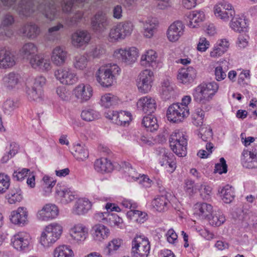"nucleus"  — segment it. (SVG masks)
Returning <instances> with one entry per match:
<instances>
[{
  "instance_id": "nucleus-58",
  "label": "nucleus",
  "mask_w": 257,
  "mask_h": 257,
  "mask_svg": "<svg viewBox=\"0 0 257 257\" xmlns=\"http://www.w3.org/2000/svg\"><path fill=\"white\" fill-rule=\"evenodd\" d=\"M226 219L225 217L222 212L218 211L209 219V223L212 226H219L224 223Z\"/></svg>"
},
{
  "instance_id": "nucleus-15",
  "label": "nucleus",
  "mask_w": 257,
  "mask_h": 257,
  "mask_svg": "<svg viewBox=\"0 0 257 257\" xmlns=\"http://www.w3.org/2000/svg\"><path fill=\"white\" fill-rule=\"evenodd\" d=\"M59 212V209L56 205L48 203L38 211L37 218L41 221H48L56 218Z\"/></svg>"
},
{
  "instance_id": "nucleus-39",
  "label": "nucleus",
  "mask_w": 257,
  "mask_h": 257,
  "mask_svg": "<svg viewBox=\"0 0 257 257\" xmlns=\"http://www.w3.org/2000/svg\"><path fill=\"white\" fill-rule=\"evenodd\" d=\"M21 32L27 38L34 39L39 35L40 29L36 25L30 23L25 25L21 29Z\"/></svg>"
},
{
  "instance_id": "nucleus-14",
  "label": "nucleus",
  "mask_w": 257,
  "mask_h": 257,
  "mask_svg": "<svg viewBox=\"0 0 257 257\" xmlns=\"http://www.w3.org/2000/svg\"><path fill=\"white\" fill-rule=\"evenodd\" d=\"M94 218L98 221L112 227L117 226L119 228L123 227L122 218L116 213H110L109 211L97 212L94 214Z\"/></svg>"
},
{
  "instance_id": "nucleus-19",
  "label": "nucleus",
  "mask_w": 257,
  "mask_h": 257,
  "mask_svg": "<svg viewBox=\"0 0 257 257\" xmlns=\"http://www.w3.org/2000/svg\"><path fill=\"white\" fill-rule=\"evenodd\" d=\"M16 64V57L14 53L6 47L0 48V68L9 69Z\"/></svg>"
},
{
  "instance_id": "nucleus-26",
  "label": "nucleus",
  "mask_w": 257,
  "mask_h": 257,
  "mask_svg": "<svg viewBox=\"0 0 257 257\" xmlns=\"http://www.w3.org/2000/svg\"><path fill=\"white\" fill-rule=\"evenodd\" d=\"M196 74V70L193 67H183L178 71L177 79L182 84H189L194 81Z\"/></svg>"
},
{
  "instance_id": "nucleus-2",
  "label": "nucleus",
  "mask_w": 257,
  "mask_h": 257,
  "mask_svg": "<svg viewBox=\"0 0 257 257\" xmlns=\"http://www.w3.org/2000/svg\"><path fill=\"white\" fill-rule=\"evenodd\" d=\"M218 88L219 85L215 81L202 83L193 89L194 100L201 104H205L212 99Z\"/></svg>"
},
{
  "instance_id": "nucleus-6",
  "label": "nucleus",
  "mask_w": 257,
  "mask_h": 257,
  "mask_svg": "<svg viewBox=\"0 0 257 257\" xmlns=\"http://www.w3.org/2000/svg\"><path fill=\"white\" fill-rule=\"evenodd\" d=\"M150 243L144 235H136L132 241V257H148L150 252Z\"/></svg>"
},
{
  "instance_id": "nucleus-9",
  "label": "nucleus",
  "mask_w": 257,
  "mask_h": 257,
  "mask_svg": "<svg viewBox=\"0 0 257 257\" xmlns=\"http://www.w3.org/2000/svg\"><path fill=\"white\" fill-rule=\"evenodd\" d=\"M16 0H2L3 5L16 10L20 16L28 17L31 16L35 11L36 8L30 0H22L16 8L14 6Z\"/></svg>"
},
{
  "instance_id": "nucleus-17",
  "label": "nucleus",
  "mask_w": 257,
  "mask_h": 257,
  "mask_svg": "<svg viewBox=\"0 0 257 257\" xmlns=\"http://www.w3.org/2000/svg\"><path fill=\"white\" fill-rule=\"evenodd\" d=\"M241 162L242 166L246 168H257V145H253L250 151L243 150Z\"/></svg>"
},
{
  "instance_id": "nucleus-40",
  "label": "nucleus",
  "mask_w": 257,
  "mask_h": 257,
  "mask_svg": "<svg viewBox=\"0 0 257 257\" xmlns=\"http://www.w3.org/2000/svg\"><path fill=\"white\" fill-rule=\"evenodd\" d=\"M160 92L165 99H169L174 93L173 84L169 78L164 79L161 84Z\"/></svg>"
},
{
  "instance_id": "nucleus-62",
  "label": "nucleus",
  "mask_w": 257,
  "mask_h": 257,
  "mask_svg": "<svg viewBox=\"0 0 257 257\" xmlns=\"http://www.w3.org/2000/svg\"><path fill=\"white\" fill-rule=\"evenodd\" d=\"M18 151V146L15 143H12L10 146V150L6 154L4 155L1 159L3 163H7L10 159L14 156Z\"/></svg>"
},
{
  "instance_id": "nucleus-25",
  "label": "nucleus",
  "mask_w": 257,
  "mask_h": 257,
  "mask_svg": "<svg viewBox=\"0 0 257 257\" xmlns=\"http://www.w3.org/2000/svg\"><path fill=\"white\" fill-rule=\"evenodd\" d=\"M55 193L56 197L63 204H68L75 198L74 192L71 191L69 188L60 184L57 185Z\"/></svg>"
},
{
  "instance_id": "nucleus-12",
  "label": "nucleus",
  "mask_w": 257,
  "mask_h": 257,
  "mask_svg": "<svg viewBox=\"0 0 257 257\" xmlns=\"http://www.w3.org/2000/svg\"><path fill=\"white\" fill-rule=\"evenodd\" d=\"M154 79V73L151 70L145 69L141 71L137 81V86L139 91L144 93L150 92Z\"/></svg>"
},
{
  "instance_id": "nucleus-1",
  "label": "nucleus",
  "mask_w": 257,
  "mask_h": 257,
  "mask_svg": "<svg viewBox=\"0 0 257 257\" xmlns=\"http://www.w3.org/2000/svg\"><path fill=\"white\" fill-rule=\"evenodd\" d=\"M120 71V68L115 64L102 65L95 73L96 80L103 87H110L115 82Z\"/></svg>"
},
{
  "instance_id": "nucleus-22",
  "label": "nucleus",
  "mask_w": 257,
  "mask_h": 257,
  "mask_svg": "<svg viewBox=\"0 0 257 257\" xmlns=\"http://www.w3.org/2000/svg\"><path fill=\"white\" fill-rule=\"evenodd\" d=\"M90 39V34L84 30H77L71 36V43L74 47L77 48H80L87 45Z\"/></svg>"
},
{
  "instance_id": "nucleus-35",
  "label": "nucleus",
  "mask_w": 257,
  "mask_h": 257,
  "mask_svg": "<svg viewBox=\"0 0 257 257\" xmlns=\"http://www.w3.org/2000/svg\"><path fill=\"white\" fill-rule=\"evenodd\" d=\"M229 26L235 32L240 33L244 31L247 27L246 20L244 17L235 14L230 19Z\"/></svg>"
},
{
  "instance_id": "nucleus-24",
  "label": "nucleus",
  "mask_w": 257,
  "mask_h": 257,
  "mask_svg": "<svg viewBox=\"0 0 257 257\" xmlns=\"http://www.w3.org/2000/svg\"><path fill=\"white\" fill-rule=\"evenodd\" d=\"M30 65L33 68L43 72H48L52 67L49 58L41 54H38L34 59H32Z\"/></svg>"
},
{
  "instance_id": "nucleus-57",
  "label": "nucleus",
  "mask_w": 257,
  "mask_h": 257,
  "mask_svg": "<svg viewBox=\"0 0 257 257\" xmlns=\"http://www.w3.org/2000/svg\"><path fill=\"white\" fill-rule=\"evenodd\" d=\"M45 17L50 21H53L60 17V12L55 6L47 7L43 12Z\"/></svg>"
},
{
  "instance_id": "nucleus-36",
  "label": "nucleus",
  "mask_w": 257,
  "mask_h": 257,
  "mask_svg": "<svg viewBox=\"0 0 257 257\" xmlns=\"http://www.w3.org/2000/svg\"><path fill=\"white\" fill-rule=\"evenodd\" d=\"M121 204L123 207L131 209V210L127 213V215L130 216H133L135 218L139 217L141 218H144L146 215L145 213L135 209L137 207L138 205L136 202L132 200L123 199Z\"/></svg>"
},
{
  "instance_id": "nucleus-5",
  "label": "nucleus",
  "mask_w": 257,
  "mask_h": 257,
  "mask_svg": "<svg viewBox=\"0 0 257 257\" xmlns=\"http://www.w3.org/2000/svg\"><path fill=\"white\" fill-rule=\"evenodd\" d=\"M46 83V78L42 75L27 80L25 91L28 97L34 100L41 98L42 95V88Z\"/></svg>"
},
{
  "instance_id": "nucleus-33",
  "label": "nucleus",
  "mask_w": 257,
  "mask_h": 257,
  "mask_svg": "<svg viewBox=\"0 0 257 257\" xmlns=\"http://www.w3.org/2000/svg\"><path fill=\"white\" fill-rule=\"evenodd\" d=\"M216 64L214 70L215 79L220 81L226 77V72L229 69V62L226 60L220 59Z\"/></svg>"
},
{
  "instance_id": "nucleus-63",
  "label": "nucleus",
  "mask_w": 257,
  "mask_h": 257,
  "mask_svg": "<svg viewBox=\"0 0 257 257\" xmlns=\"http://www.w3.org/2000/svg\"><path fill=\"white\" fill-rule=\"evenodd\" d=\"M56 93L60 100L65 101H67L70 100V92L65 87L63 86H59L57 87L56 88Z\"/></svg>"
},
{
  "instance_id": "nucleus-50",
  "label": "nucleus",
  "mask_w": 257,
  "mask_h": 257,
  "mask_svg": "<svg viewBox=\"0 0 257 257\" xmlns=\"http://www.w3.org/2000/svg\"><path fill=\"white\" fill-rule=\"evenodd\" d=\"M73 149V156L77 160L84 161L88 157V151L85 146L77 144L74 146Z\"/></svg>"
},
{
  "instance_id": "nucleus-56",
  "label": "nucleus",
  "mask_w": 257,
  "mask_h": 257,
  "mask_svg": "<svg viewBox=\"0 0 257 257\" xmlns=\"http://www.w3.org/2000/svg\"><path fill=\"white\" fill-rule=\"evenodd\" d=\"M125 64L130 65L134 63L139 56L138 50L135 47L125 48Z\"/></svg>"
},
{
  "instance_id": "nucleus-38",
  "label": "nucleus",
  "mask_w": 257,
  "mask_h": 257,
  "mask_svg": "<svg viewBox=\"0 0 257 257\" xmlns=\"http://www.w3.org/2000/svg\"><path fill=\"white\" fill-rule=\"evenodd\" d=\"M95 171L101 173H109L113 170V166L110 160L106 158L96 160L94 164Z\"/></svg>"
},
{
  "instance_id": "nucleus-42",
  "label": "nucleus",
  "mask_w": 257,
  "mask_h": 257,
  "mask_svg": "<svg viewBox=\"0 0 257 257\" xmlns=\"http://www.w3.org/2000/svg\"><path fill=\"white\" fill-rule=\"evenodd\" d=\"M20 76L14 72L6 74L3 78V84L8 89H12L18 84Z\"/></svg>"
},
{
  "instance_id": "nucleus-29",
  "label": "nucleus",
  "mask_w": 257,
  "mask_h": 257,
  "mask_svg": "<svg viewBox=\"0 0 257 257\" xmlns=\"http://www.w3.org/2000/svg\"><path fill=\"white\" fill-rule=\"evenodd\" d=\"M109 235V229L103 224H96L92 228V236L96 242H103Z\"/></svg>"
},
{
  "instance_id": "nucleus-27",
  "label": "nucleus",
  "mask_w": 257,
  "mask_h": 257,
  "mask_svg": "<svg viewBox=\"0 0 257 257\" xmlns=\"http://www.w3.org/2000/svg\"><path fill=\"white\" fill-rule=\"evenodd\" d=\"M28 217V212L27 208L24 207H20L11 212L10 220L15 224L23 226L27 223Z\"/></svg>"
},
{
  "instance_id": "nucleus-16",
  "label": "nucleus",
  "mask_w": 257,
  "mask_h": 257,
  "mask_svg": "<svg viewBox=\"0 0 257 257\" xmlns=\"http://www.w3.org/2000/svg\"><path fill=\"white\" fill-rule=\"evenodd\" d=\"M185 26L180 21H176L171 24L167 31V37L171 42H176L184 35Z\"/></svg>"
},
{
  "instance_id": "nucleus-43",
  "label": "nucleus",
  "mask_w": 257,
  "mask_h": 257,
  "mask_svg": "<svg viewBox=\"0 0 257 257\" xmlns=\"http://www.w3.org/2000/svg\"><path fill=\"white\" fill-rule=\"evenodd\" d=\"M169 203V201L165 196H159L152 200V206L157 211L162 212L168 209Z\"/></svg>"
},
{
  "instance_id": "nucleus-53",
  "label": "nucleus",
  "mask_w": 257,
  "mask_h": 257,
  "mask_svg": "<svg viewBox=\"0 0 257 257\" xmlns=\"http://www.w3.org/2000/svg\"><path fill=\"white\" fill-rule=\"evenodd\" d=\"M204 111L201 108H196L191 115L193 124L196 126H203Z\"/></svg>"
},
{
  "instance_id": "nucleus-20",
  "label": "nucleus",
  "mask_w": 257,
  "mask_h": 257,
  "mask_svg": "<svg viewBox=\"0 0 257 257\" xmlns=\"http://www.w3.org/2000/svg\"><path fill=\"white\" fill-rule=\"evenodd\" d=\"M92 29L96 32H103L109 24V21L105 13L98 12L91 19Z\"/></svg>"
},
{
  "instance_id": "nucleus-28",
  "label": "nucleus",
  "mask_w": 257,
  "mask_h": 257,
  "mask_svg": "<svg viewBox=\"0 0 257 257\" xmlns=\"http://www.w3.org/2000/svg\"><path fill=\"white\" fill-rule=\"evenodd\" d=\"M38 47L34 43L28 42L23 45L19 53L23 58L28 61L30 64L31 60L34 59L35 56L38 55Z\"/></svg>"
},
{
  "instance_id": "nucleus-45",
  "label": "nucleus",
  "mask_w": 257,
  "mask_h": 257,
  "mask_svg": "<svg viewBox=\"0 0 257 257\" xmlns=\"http://www.w3.org/2000/svg\"><path fill=\"white\" fill-rule=\"evenodd\" d=\"M116 25L118 28L120 35H121L122 40L131 35L134 29V25L130 21L120 22Z\"/></svg>"
},
{
  "instance_id": "nucleus-13",
  "label": "nucleus",
  "mask_w": 257,
  "mask_h": 257,
  "mask_svg": "<svg viewBox=\"0 0 257 257\" xmlns=\"http://www.w3.org/2000/svg\"><path fill=\"white\" fill-rule=\"evenodd\" d=\"M189 112L186 107L182 105H179L177 103L171 105L168 108L167 117L170 121L179 122L183 120L188 116Z\"/></svg>"
},
{
  "instance_id": "nucleus-60",
  "label": "nucleus",
  "mask_w": 257,
  "mask_h": 257,
  "mask_svg": "<svg viewBox=\"0 0 257 257\" xmlns=\"http://www.w3.org/2000/svg\"><path fill=\"white\" fill-rule=\"evenodd\" d=\"M86 0H63L62 8L63 12L66 13H70L75 7V5L81 4Z\"/></svg>"
},
{
  "instance_id": "nucleus-21",
  "label": "nucleus",
  "mask_w": 257,
  "mask_h": 257,
  "mask_svg": "<svg viewBox=\"0 0 257 257\" xmlns=\"http://www.w3.org/2000/svg\"><path fill=\"white\" fill-rule=\"evenodd\" d=\"M73 94L81 102H86L92 96L93 89L89 84L81 83L75 87Z\"/></svg>"
},
{
  "instance_id": "nucleus-10",
  "label": "nucleus",
  "mask_w": 257,
  "mask_h": 257,
  "mask_svg": "<svg viewBox=\"0 0 257 257\" xmlns=\"http://www.w3.org/2000/svg\"><path fill=\"white\" fill-rule=\"evenodd\" d=\"M88 228L82 223H76L69 230L68 239L78 244L83 243L88 237Z\"/></svg>"
},
{
  "instance_id": "nucleus-32",
  "label": "nucleus",
  "mask_w": 257,
  "mask_h": 257,
  "mask_svg": "<svg viewBox=\"0 0 257 257\" xmlns=\"http://www.w3.org/2000/svg\"><path fill=\"white\" fill-rule=\"evenodd\" d=\"M92 207V203L87 198L79 199L75 203L72 212L76 215H84Z\"/></svg>"
},
{
  "instance_id": "nucleus-30",
  "label": "nucleus",
  "mask_w": 257,
  "mask_h": 257,
  "mask_svg": "<svg viewBox=\"0 0 257 257\" xmlns=\"http://www.w3.org/2000/svg\"><path fill=\"white\" fill-rule=\"evenodd\" d=\"M229 46L230 43L228 39L224 38L218 40L210 51V56L217 58L222 56L228 50Z\"/></svg>"
},
{
  "instance_id": "nucleus-37",
  "label": "nucleus",
  "mask_w": 257,
  "mask_h": 257,
  "mask_svg": "<svg viewBox=\"0 0 257 257\" xmlns=\"http://www.w3.org/2000/svg\"><path fill=\"white\" fill-rule=\"evenodd\" d=\"M158 23L153 18L148 19L143 22V35L147 38H151L157 31Z\"/></svg>"
},
{
  "instance_id": "nucleus-48",
  "label": "nucleus",
  "mask_w": 257,
  "mask_h": 257,
  "mask_svg": "<svg viewBox=\"0 0 257 257\" xmlns=\"http://www.w3.org/2000/svg\"><path fill=\"white\" fill-rule=\"evenodd\" d=\"M219 192L221 194V197L223 202L225 203H230L234 199V192L232 186L226 185L223 187Z\"/></svg>"
},
{
  "instance_id": "nucleus-46",
  "label": "nucleus",
  "mask_w": 257,
  "mask_h": 257,
  "mask_svg": "<svg viewBox=\"0 0 257 257\" xmlns=\"http://www.w3.org/2000/svg\"><path fill=\"white\" fill-rule=\"evenodd\" d=\"M122 244V240L119 238H113L109 241L104 249L106 255L110 256L116 252Z\"/></svg>"
},
{
  "instance_id": "nucleus-41",
  "label": "nucleus",
  "mask_w": 257,
  "mask_h": 257,
  "mask_svg": "<svg viewBox=\"0 0 257 257\" xmlns=\"http://www.w3.org/2000/svg\"><path fill=\"white\" fill-rule=\"evenodd\" d=\"M189 19L188 26L190 28H195L199 23L203 22L205 19L203 11L196 10L191 12L188 17Z\"/></svg>"
},
{
  "instance_id": "nucleus-59",
  "label": "nucleus",
  "mask_w": 257,
  "mask_h": 257,
  "mask_svg": "<svg viewBox=\"0 0 257 257\" xmlns=\"http://www.w3.org/2000/svg\"><path fill=\"white\" fill-rule=\"evenodd\" d=\"M64 28V25L59 23L56 26H53L48 29V38L50 40H55L60 36L59 31Z\"/></svg>"
},
{
  "instance_id": "nucleus-8",
  "label": "nucleus",
  "mask_w": 257,
  "mask_h": 257,
  "mask_svg": "<svg viewBox=\"0 0 257 257\" xmlns=\"http://www.w3.org/2000/svg\"><path fill=\"white\" fill-rule=\"evenodd\" d=\"M31 240L29 233L25 231H20L12 237L11 244L18 251L26 252L31 249Z\"/></svg>"
},
{
  "instance_id": "nucleus-11",
  "label": "nucleus",
  "mask_w": 257,
  "mask_h": 257,
  "mask_svg": "<svg viewBox=\"0 0 257 257\" xmlns=\"http://www.w3.org/2000/svg\"><path fill=\"white\" fill-rule=\"evenodd\" d=\"M54 76L63 85H71L78 81L76 73L69 67L57 69L54 72Z\"/></svg>"
},
{
  "instance_id": "nucleus-34",
  "label": "nucleus",
  "mask_w": 257,
  "mask_h": 257,
  "mask_svg": "<svg viewBox=\"0 0 257 257\" xmlns=\"http://www.w3.org/2000/svg\"><path fill=\"white\" fill-rule=\"evenodd\" d=\"M195 209L196 214L202 219L209 218L213 212L212 206L204 202L196 203L195 205Z\"/></svg>"
},
{
  "instance_id": "nucleus-47",
  "label": "nucleus",
  "mask_w": 257,
  "mask_h": 257,
  "mask_svg": "<svg viewBox=\"0 0 257 257\" xmlns=\"http://www.w3.org/2000/svg\"><path fill=\"white\" fill-rule=\"evenodd\" d=\"M53 255L54 257H73L74 254L70 246L62 245L55 248Z\"/></svg>"
},
{
  "instance_id": "nucleus-44",
  "label": "nucleus",
  "mask_w": 257,
  "mask_h": 257,
  "mask_svg": "<svg viewBox=\"0 0 257 257\" xmlns=\"http://www.w3.org/2000/svg\"><path fill=\"white\" fill-rule=\"evenodd\" d=\"M89 59L85 54L75 56L73 59V66L78 70H84L88 66Z\"/></svg>"
},
{
  "instance_id": "nucleus-4",
  "label": "nucleus",
  "mask_w": 257,
  "mask_h": 257,
  "mask_svg": "<svg viewBox=\"0 0 257 257\" xmlns=\"http://www.w3.org/2000/svg\"><path fill=\"white\" fill-rule=\"evenodd\" d=\"M170 146L174 152L179 157H184L187 154V139L183 132L176 130L169 138Z\"/></svg>"
},
{
  "instance_id": "nucleus-7",
  "label": "nucleus",
  "mask_w": 257,
  "mask_h": 257,
  "mask_svg": "<svg viewBox=\"0 0 257 257\" xmlns=\"http://www.w3.org/2000/svg\"><path fill=\"white\" fill-rule=\"evenodd\" d=\"M215 17L222 22L227 23L235 15V11L232 5L226 1L217 3L213 7Z\"/></svg>"
},
{
  "instance_id": "nucleus-55",
  "label": "nucleus",
  "mask_w": 257,
  "mask_h": 257,
  "mask_svg": "<svg viewBox=\"0 0 257 257\" xmlns=\"http://www.w3.org/2000/svg\"><path fill=\"white\" fill-rule=\"evenodd\" d=\"M125 176L128 181H137L140 176L134 169H133L131 165L128 162H124L123 166Z\"/></svg>"
},
{
  "instance_id": "nucleus-3",
  "label": "nucleus",
  "mask_w": 257,
  "mask_h": 257,
  "mask_svg": "<svg viewBox=\"0 0 257 257\" xmlns=\"http://www.w3.org/2000/svg\"><path fill=\"white\" fill-rule=\"evenodd\" d=\"M63 231L62 226L53 222L45 227L41 233L39 242L45 248L51 246L60 237Z\"/></svg>"
},
{
  "instance_id": "nucleus-54",
  "label": "nucleus",
  "mask_w": 257,
  "mask_h": 257,
  "mask_svg": "<svg viewBox=\"0 0 257 257\" xmlns=\"http://www.w3.org/2000/svg\"><path fill=\"white\" fill-rule=\"evenodd\" d=\"M14 23V19L12 15L7 14L4 17L2 21V25L3 27L2 28V27H0V37L4 35L10 37V36L12 35V32L11 30H9L7 32H3V31L5 30L4 27L11 26Z\"/></svg>"
},
{
  "instance_id": "nucleus-31",
  "label": "nucleus",
  "mask_w": 257,
  "mask_h": 257,
  "mask_svg": "<svg viewBox=\"0 0 257 257\" xmlns=\"http://www.w3.org/2000/svg\"><path fill=\"white\" fill-rule=\"evenodd\" d=\"M67 56V52L60 46H57L53 50L51 59L53 63L57 66H61L65 64Z\"/></svg>"
},
{
  "instance_id": "nucleus-52",
  "label": "nucleus",
  "mask_w": 257,
  "mask_h": 257,
  "mask_svg": "<svg viewBox=\"0 0 257 257\" xmlns=\"http://www.w3.org/2000/svg\"><path fill=\"white\" fill-rule=\"evenodd\" d=\"M118 101L119 99L117 96L110 93H106L101 96L100 104L105 108H109L117 104Z\"/></svg>"
},
{
  "instance_id": "nucleus-64",
  "label": "nucleus",
  "mask_w": 257,
  "mask_h": 257,
  "mask_svg": "<svg viewBox=\"0 0 257 257\" xmlns=\"http://www.w3.org/2000/svg\"><path fill=\"white\" fill-rule=\"evenodd\" d=\"M198 136L203 141L207 142L212 136V130L210 126H203L199 129Z\"/></svg>"
},
{
  "instance_id": "nucleus-61",
  "label": "nucleus",
  "mask_w": 257,
  "mask_h": 257,
  "mask_svg": "<svg viewBox=\"0 0 257 257\" xmlns=\"http://www.w3.org/2000/svg\"><path fill=\"white\" fill-rule=\"evenodd\" d=\"M83 16V13L80 11H77L72 17H68L65 20V23L69 27L76 26L80 22Z\"/></svg>"
},
{
  "instance_id": "nucleus-23",
  "label": "nucleus",
  "mask_w": 257,
  "mask_h": 257,
  "mask_svg": "<svg viewBox=\"0 0 257 257\" xmlns=\"http://www.w3.org/2000/svg\"><path fill=\"white\" fill-rule=\"evenodd\" d=\"M137 107L144 113L151 114L156 109V100L149 95L142 97L138 101Z\"/></svg>"
},
{
  "instance_id": "nucleus-49",
  "label": "nucleus",
  "mask_w": 257,
  "mask_h": 257,
  "mask_svg": "<svg viewBox=\"0 0 257 257\" xmlns=\"http://www.w3.org/2000/svg\"><path fill=\"white\" fill-rule=\"evenodd\" d=\"M142 124L150 132L156 131L159 127L156 117L151 114L144 117Z\"/></svg>"
},
{
  "instance_id": "nucleus-51",
  "label": "nucleus",
  "mask_w": 257,
  "mask_h": 257,
  "mask_svg": "<svg viewBox=\"0 0 257 257\" xmlns=\"http://www.w3.org/2000/svg\"><path fill=\"white\" fill-rule=\"evenodd\" d=\"M81 117L85 121H91L100 118V114L93 109L86 108L82 111Z\"/></svg>"
},
{
  "instance_id": "nucleus-18",
  "label": "nucleus",
  "mask_w": 257,
  "mask_h": 257,
  "mask_svg": "<svg viewBox=\"0 0 257 257\" xmlns=\"http://www.w3.org/2000/svg\"><path fill=\"white\" fill-rule=\"evenodd\" d=\"M140 64L145 67H151L153 69H156L161 64L158 58L157 53L152 50L146 51L142 55L140 60Z\"/></svg>"
}]
</instances>
